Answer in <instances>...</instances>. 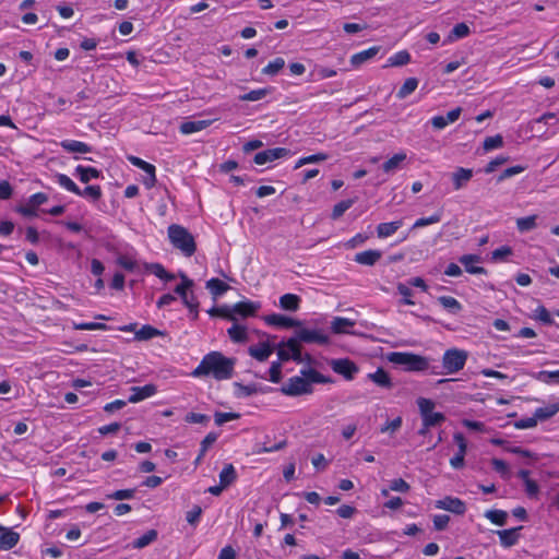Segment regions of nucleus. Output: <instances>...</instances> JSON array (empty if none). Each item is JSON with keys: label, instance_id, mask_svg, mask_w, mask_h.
Masks as SVG:
<instances>
[{"label": "nucleus", "instance_id": "nucleus-1", "mask_svg": "<svg viewBox=\"0 0 559 559\" xmlns=\"http://www.w3.org/2000/svg\"><path fill=\"white\" fill-rule=\"evenodd\" d=\"M235 359L225 357L219 352H211L203 357L191 372L193 377L213 376L216 380L230 379L234 373Z\"/></svg>", "mask_w": 559, "mask_h": 559}, {"label": "nucleus", "instance_id": "nucleus-23", "mask_svg": "<svg viewBox=\"0 0 559 559\" xmlns=\"http://www.w3.org/2000/svg\"><path fill=\"white\" fill-rule=\"evenodd\" d=\"M211 123L212 120L185 121L180 124L179 130L182 134H191L206 129Z\"/></svg>", "mask_w": 559, "mask_h": 559}, {"label": "nucleus", "instance_id": "nucleus-4", "mask_svg": "<svg viewBox=\"0 0 559 559\" xmlns=\"http://www.w3.org/2000/svg\"><path fill=\"white\" fill-rule=\"evenodd\" d=\"M168 238L171 245L186 257H191L197 251V245L192 234L181 225L171 224L168 227Z\"/></svg>", "mask_w": 559, "mask_h": 559}, {"label": "nucleus", "instance_id": "nucleus-28", "mask_svg": "<svg viewBox=\"0 0 559 559\" xmlns=\"http://www.w3.org/2000/svg\"><path fill=\"white\" fill-rule=\"evenodd\" d=\"M405 153H397L389 158L386 162L382 164V169L386 174H393L395 170L400 169L403 162L406 159Z\"/></svg>", "mask_w": 559, "mask_h": 559}, {"label": "nucleus", "instance_id": "nucleus-17", "mask_svg": "<svg viewBox=\"0 0 559 559\" xmlns=\"http://www.w3.org/2000/svg\"><path fill=\"white\" fill-rule=\"evenodd\" d=\"M473 177V170L469 168L457 167L454 173H452V182L454 190H461L465 188L468 181Z\"/></svg>", "mask_w": 559, "mask_h": 559}, {"label": "nucleus", "instance_id": "nucleus-47", "mask_svg": "<svg viewBox=\"0 0 559 559\" xmlns=\"http://www.w3.org/2000/svg\"><path fill=\"white\" fill-rule=\"evenodd\" d=\"M534 378L544 383H559V370H542L534 374Z\"/></svg>", "mask_w": 559, "mask_h": 559}, {"label": "nucleus", "instance_id": "nucleus-12", "mask_svg": "<svg viewBox=\"0 0 559 559\" xmlns=\"http://www.w3.org/2000/svg\"><path fill=\"white\" fill-rule=\"evenodd\" d=\"M259 309L260 304L253 301H240L234 305L233 314L228 316V319L236 320L235 314L240 316L242 318L254 316Z\"/></svg>", "mask_w": 559, "mask_h": 559}, {"label": "nucleus", "instance_id": "nucleus-27", "mask_svg": "<svg viewBox=\"0 0 559 559\" xmlns=\"http://www.w3.org/2000/svg\"><path fill=\"white\" fill-rule=\"evenodd\" d=\"M300 302V297L295 294H285L280 297V307L287 311H297Z\"/></svg>", "mask_w": 559, "mask_h": 559}, {"label": "nucleus", "instance_id": "nucleus-63", "mask_svg": "<svg viewBox=\"0 0 559 559\" xmlns=\"http://www.w3.org/2000/svg\"><path fill=\"white\" fill-rule=\"evenodd\" d=\"M402 417H396L391 421H386L381 428L380 431L382 433L390 432L391 435L395 433L402 426Z\"/></svg>", "mask_w": 559, "mask_h": 559}, {"label": "nucleus", "instance_id": "nucleus-40", "mask_svg": "<svg viewBox=\"0 0 559 559\" xmlns=\"http://www.w3.org/2000/svg\"><path fill=\"white\" fill-rule=\"evenodd\" d=\"M418 86V80L416 78H408L404 84L400 87L396 93L399 99H404L411 95Z\"/></svg>", "mask_w": 559, "mask_h": 559}, {"label": "nucleus", "instance_id": "nucleus-5", "mask_svg": "<svg viewBox=\"0 0 559 559\" xmlns=\"http://www.w3.org/2000/svg\"><path fill=\"white\" fill-rule=\"evenodd\" d=\"M467 360V353L463 349H447L442 357V370L431 366L432 374H453L462 370Z\"/></svg>", "mask_w": 559, "mask_h": 559}, {"label": "nucleus", "instance_id": "nucleus-9", "mask_svg": "<svg viewBox=\"0 0 559 559\" xmlns=\"http://www.w3.org/2000/svg\"><path fill=\"white\" fill-rule=\"evenodd\" d=\"M435 507L440 510H445L452 512L456 515H463L466 512L465 502L455 497H445L443 499L437 500L435 502Z\"/></svg>", "mask_w": 559, "mask_h": 559}, {"label": "nucleus", "instance_id": "nucleus-11", "mask_svg": "<svg viewBox=\"0 0 559 559\" xmlns=\"http://www.w3.org/2000/svg\"><path fill=\"white\" fill-rule=\"evenodd\" d=\"M454 441L459 451H456V454L450 460V464L453 468L460 469L464 466V456L466 454L467 444L463 433L461 432H456L454 435Z\"/></svg>", "mask_w": 559, "mask_h": 559}, {"label": "nucleus", "instance_id": "nucleus-50", "mask_svg": "<svg viewBox=\"0 0 559 559\" xmlns=\"http://www.w3.org/2000/svg\"><path fill=\"white\" fill-rule=\"evenodd\" d=\"M181 283L177 285L174 289L175 294H177L180 298H182L185 295H187V292L190 290L194 283L192 280H190L186 274L181 273Z\"/></svg>", "mask_w": 559, "mask_h": 559}, {"label": "nucleus", "instance_id": "nucleus-19", "mask_svg": "<svg viewBox=\"0 0 559 559\" xmlns=\"http://www.w3.org/2000/svg\"><path fill=\"white\" fill-rule=\"evenodd\" d=\"M480 260L481 258L477 254H464L459 259L460 263L465 266L466 272L471 274H486L485 267L473 265V263H478Z\"/></svg>", "mask_w": 559, "mask_h": 559}, {"label": "nucleus", "instance_id": "nucleus-59", "mask_svg": "<svg viewBox=\"0 0 559 559\" xmlns=\"http://www.w3.org/2000/svg\"><path fill=\"white\" fill-rule=\"evenodd\" d=\"M469 33H471V29H469L468 25H466L465 23H457L456 25H454V27L452 28V31L450 33V39L463 38V37H466Z\"/></svg>", "mask_w": 559, "mask_h": 559}, {"label": "nucleus", "instance_id": "nucleus-49", "mask_svg": "<svg viewBox=\"0 0 559 559\" xmlns=\"http://www.w3.org/2000/svg\"><path fill=\"white\" fill-rule=\"evenodd\" d=\"M536 215L521 217L516 219V227L521 233L530 231L536 227Z\"/></svg>", "mask_w": 559, "mask_h": 559}, {"label": "nucleus", "instance_id": "nucleus-43", "mask_svg": "<svg viewBox=\"0 0 559 559\" xmlns=\"http://www.w3.org/2000/svg\"><path fill=\"white\" fill-rule=\"evenodd\" d=\"M183 305L190 310V312L193 314L192 316V319H197L198 318V307H199V301L195 297V295L193 294V292L188 290L187 292V295H185L182 298H181Z\"/></svg>", "mask_w": 559, "mask_h": 559}, {"label": "nucleus", "instance_id": "nucleus-58", "mask_svg": "<svg viewBox=\"0 0 559 559\" xmlns=\"http://www.w3.org/2000/svg\"><path fill=\"white\" fill-rule=\"evenodd\" d=\"M534 319L539 320L546 325H551L554 323V320L549 311L544 306H539L536 308Z\"/></svg>", "mask_w": 559, "mask_h": 559}, {"label": "nucleus", "instance_id": "nucleus-53", "mask_svg": "<svg viewBox=\"0 0 559 559\" xmlns=\"http://www.w3.org/2000/svg\"><path fill=\"white\" fill-rule=\"evenodd\" d=\"M234 385L236 388L235 395L237 397H248L258 393L257 385H245L239 382H235Z\"/></svg>", "mask_w": 559, "mask_h": 559}, {"label": "nucleus", "instance_id": "nucleus-15", "mask_svg": "<svg viewBox=\"0 0 559 559\" xmlns=\"http://www.w3.org/2000/svg\"><path fill=\"white\" fill-rule=\"evenodd\" d=\"M263 319H264L265 323H267L269 325H274V326L294 328V326L301 325V322L299 320H295L293 318H289V317H286L283 314H277V313H272V314L265 316Z\"/></svg>", "mask_w": 559, "mask_h": 559}, {"label": "nucleus", "instance_id": "nucleus-61", "mask_svg": "<svg viewBox=\"0 0 559 559\" xmlns=\"http://www.w3.org/2000/svg\"><path fill=\"white\" fill-rule=\"evenodd\" d=\"M135 491L136 490L134 488H131V489H119V490H116L112 493L108 495L107 498L108 499H114V500L132 499L134 497Z\"/></svg>", "mask_w": 559, "mask_h": 559}, {"label": "nucleus", "instance_id": "nucleus-13", "mask_svg": "<svg viewBox=\"0 0 559 559\" xmlns=\"http://www.w3.org/2000/svg\"><path fill=\"white\" fill-rule=\"evenodd\" d=\"M131 395L128 399L129 403H138L147 397L153 396L157 392V388L154 384H145L144 386H132L130 389Z\"/></svg>", "mask_w": 559, "mask_h": 559}, {"label": "nucleus", "instance_id": "nucleus-54", "mask_svg": "<svg viewBox=\"0 0 559 559\" xmlns=\"http://www.w3.org/2000/svg\"><path fill=\"white\" fill-rule=\"evenodd\" d=\"M417 405H418L421 418L425 417L426 415L433 413V408L436 406L433 401L426 399V397H419L417 400Z\"/></svg>", "mask_w": 559, "mask_h": 559}, {"label": "nucleus", "instance_id": "nucleus-16", "mask_svg": "<svg viewBox=\"0 0 559 559\" xmlns=\"http://www.w3.org/2000/svg\"><path fill=\"white\" fill-rule=\"evenodd\" d=\"M382 258V251L369 249L355 254L354 261L366 266H373Z\"/></svg>", "mask_w": 559, "mask_h": 559}, {"label": "nucleus", "instance_id": "nucleus-51", "mask_svg": "<svg viewBox=\"0 0 559 559\" xmlns=\"http://www.w3.org/2000/svg\"><path fill=\"white\" fill-rule=\"evenodd\" d=\"M326 159H328V155L325 153H317V154H313V155L301 157L296 163L295 169H298L301 166L307 165V164H316V163L324 162Z\"/></svg>", "mask_w": 559, "mask_h": 559}, {"label": "nucleus", "instance_id": "nucleus-8", "mask_svg": "<svg viewBox=\"0 0 559 559\" xmlns=\"http://www.w3.org/2000/svg\"><path fill=\"white\" fill-rule=\"evenodd\" d=\"M288 155H290V151L285 147L267 148L265 151L257 153L253 157V162L257 165H264L266 163H271L275 159H280Z\"/></svg>", "mask_w": 559, "mask_h": 559}, {"label": "nucleus", "instance_id": "nucleus-60", "mask_svg": "<svg viewBox=\"0 0 559 559\" xmlns=\"http://www.w3.org/2000/svg\"><path fill=\"white\" fill-rule=\"evenodd\" d=\"M525 170V167L524 166H521V165H516V166H512V167H509L507 169H504L498 177H497V182H501L508 178H511L515 175H519L521 173H523Z\"/></svg>", "mask_w": 559, "mask_h": 559}, {"label": "nucleus", "instance_id": "nucleus-36", "mask_svg": "<svg viewBox=\"0 0 559 559\" xmlns=\"http://www.w3.org/2000/svg\"><path fill=\"white\" fill-rule=\"evenodd\" d=\"M354 325H355V321L347 319V318H342V317H335L333 319V321L331 322V329H332L333 333H335V334L346 333L347 332L346 329L352 328Z\"/></svg>", "mask_w": 559, "mask_h": 559}, {"label": "nucleus", "instance_id": "nucleus-33", "mask_svg": "<svg viewBox=\"0 0 559 559\" xmlns=\"http://www.w3.org/2000/svg\"><path fill=\"white\" fill-rule=\"evenodd\" d=\"M227 333L235 343H245L248 340L247 329L243 325L233 324Z\"/></svg>", "mask_w": 559, "mask_h": 559}, {"label": "nucleus", "instance_id": "nucleus-18", "mask_svg": "<svg viewBox=\"0 0 559 559\" xmlns=\"http://www.w3.org/2000/svg\"><path fill=\"white\" fill-rule=\"evenodd\" d=\"M367 378L382 389L390 390L393 388L392 379L383 368H378L374 372L368 373Z\"/></svg>", "mask_w": 559, "mask_h": 559}, {"label": "nucleus", "instance_id": "nucleus-25", "mask_svg": "<svg viewBox=\"0 0 559 559\" xmlns=\"http://www.w3.org/2000/svg\"><path fill=\"white\" fill-rule=\"evenodd\" d=\"M403 226V219H397L390 223H381L377 226V235L379 238H386L392 236Z\"/></svg>", "mask_w": 559, "mask_h": 559}, {"label": "nucleus", "instance_id": "nucleus-7", "mask_svg": "<svg viewBox=\"0 0 559 559\" xmlns=\"http://www.w3.org/2000/svg\"><path fill=\"white\" fill-rule=\"evenodd\" d=\"M330 366L334 372L343 376L348 381L353 380L359 371L358 366L348 358L332 359Z\"/></svg>", "mask_w": 559, "mask_h": 559}, {"label": "nucleus", "instance_id": "nucleus-42", "mask_svg": "<svg viewBox=\"0 0 559 559\" xmlns=\"http://www.w3.org/2000/svg\"><path fill=\"white\" fill-rule=\"evenodd\" d=\"M57 182L64 188L66 190L74 193L78 195V193H81V189L76 186V183L67 175L64 174H57L56 175Z\"/></svg>", "mask_w": 559, "mask_h": 559}, {"label": "nucleus", "instance_id": "nucleus-6", "mask_svg": "<svg viewBox=\"0 0 559 559\" xmlns=\"http://www.w3.org/2000/svg\"><path fill=\"white\" fill-rule=\"evenodd\" d=\"M298 343L326 345L330 342L329 335L320 330L299 329L293 336Z\"/></svg>", "mask_w": 559, "mask_h": 559}, {"label": "nucleus", "instance_id": "nucleus-41", "mask_svg": "<svg viewBox=\"0 0 559 559\" xmlns=\"http://www.w3.org/2000/svg\"><path fill=\"white\" fill-rule=\"evenodd\" d=\"M355 199H347L336 203L333 206L331 218L333 221L338 219L348 209H350L355 204Z\"/></svg>", "mask_w": 559, "mask_h": 559}, {"label": "nucleus", "instance_id": "nucleus-14", "mask_svg": "<svg viewBox=\"0 0 559 559\" xmlns=\"http://www.w3.org/2000/svg\"><path fill=\"white\" fill-rule=\"evenodd\" d=\"M523 526H518L509 530L497 531V535L499 536L500 544L504 548H510L518 544L520 539V531Z\"/></svg>", "mask_w": 559, "mask_h": 559}, {"label": "nucleus", "instance_id": "nucleus-55", "mask_svg": "<svg viewBox=\"0 0 559 559\" xmlns=\"http://www.w3.org/2000/svg\"><path fill=\"white\" fill-rule=\"evenodd\" d=\"M78 195L90 198L92 201H98L102 198V189L99 186H87Z\"/></svg>", "mask_w": 559, "mask_h": 559}, {"label": "nucleus", "instance_id": "nucleus-31", "mask_svg": "<svg viewBox=\"0 0 559 559\" xmlns=\"http://www.w3.org/2000/svg\"><path fill=\"white\" fill-rule=\"evenodd\" d=\"M145 269L165 282H171L176 278V275L169 273L165 270V267L159 263H150L145 265Z\"/></svg>", "mask_w": 559, "mask_h": 559}, {"label": "nucleus", "instance_id": "nucleus-48", "mask_svg": "<svg viewBox=\"0 0 559 559\" xmlns=\"http://www.w3.org/2000/svg\"><path fill=\"white\" fill-rule=\"evenodd\" d=\"M421 420L426 427H437L445 421V416L442 413L433 412L423 417Z\"/></svg>", "mask_w": 559, "mask_h": 559}, {"label": "nucleus", "instance_id": "nucleus-57", "mask_svg": "<svg viewBox=\"0 0 559 559\" xmlns=\"http://www.w3.org/2000/svg\"><path fill=\"white\" fill-rule=\"evenodd\" d=\"M503 145V138L500 134L488 136L484 140L483 147L485 151L499 148Z\"/></svg>", "mask_w": 559, "mask_h": 559}, {"label": "nucleus", "instance_id": "nucleus-39", "mask_svg": "<svg viewBox=\"0 0 559 559\" xmlns=\"http://www.w3.org/2000/svg\"><path fill=\"white\" fill-rule=\"evenodd\" d=\"M438 302L448 311L453 314L459 313L462 310V305L451 296H440Z\"/></svg>", "mask_w": 559, "mask_h": 559}, {"label": "nucleus", "instance_id": "nucleus-32", "mask_svg": "<svg viewBox=\"0 0 559 559\" xmlns=\"http://www.w3.org/2000/svg\"><path fill=\"white\" fill-rule=\"evenodd\" d=\"M559 412V402H554L544 407L535 409V416L538 420H547Z\"/></svg>", "mask_w": 559, "mask_h": 559}, {"label": "nucleus", "instance_id": "nucleus-22", "mask_svg": "<svg viewBox=\"0 0 559 559\" xmlns=\"http://www.w3.org/2000/svg\"><path fill=\"white\" fill-rule=\"evenodd\" d=\"M20 540V534L7 528L0 535V550H10L14 548Z\"/></svg>", "mask_w": 559, "mask_h": 559}, {"label": "nucleus", "instance_id": "nucleus-64", "mask_svg": "<svg viewBox=\"0 0 559 559\" xmlns=\"http://www.w3.org/2000/svg\"><path fill=\"white\" fill-rule=\"evenodd\" d=\"M201 514L202 508L200 506H193V508L187 512L186 520L190 525L195 526L200 521Z\"/></svg>", "mask_w": 559, "mask_h": 559}, {"label": "nucleus", "instance_id": "nucleus-35", "mask_svg": "<svg viewBox=\"0 0 559 559\" xmlns=\"http://www.w3.org/2000/svg\"><path fill=\"white\" fill-rule=\"evenodd\" d=\"M158 533L156 530H148L145 534L133 540L132 547L135 549L144 548L151 543L155 542Z\"/></svg>", "mask_w": 559, "mask_h": 559}, {"label": "nucleus", "instance_id": "nucleus-44", "mask_svg": "<svg viewBox=\"0 0 559 559\" xmlns=\"http://www.w3.org/2000/svg\"><path fill=\"white\" fill-rule=\"evenodd\" d=\"M271 92L270 88H259L250 91L246 94L239 96V100L241 102H258L269 95Z\"/></svg>", "mask_w": 559, "mask_h": 559}, {"label": "nucleus", "instance_id": "nucleus-10", "mask_svg": "<svg viewBox=\"0 0 559 559\" xmlns=\"http://www.w3.org/2000/svg\"><path fill=\"white\" fill-rule=\"evenodd\" d=\"M128 160L135 167L142 169L146 175L147 177L144 179V185L146 186V188H153L156 183V175H155V171H156V168L154 165L141 159L140 157H136V156H128Z\"/></svg>", "mask_w": 559, "mask_h": 559}, {"label": "nucleus", "instance_id": "nucleus-21", "mask_svg": "<svg viewBox=\"0 0 559 559\" xmlns=\"http://www.w3.org/2000/svg\"><path fill=\"white\" fill-rule=\"evenodd\" d=\"M380 49H381L380 46H373V47H370L367 50L354 53L350 57V64H352V67H354V68L360 67L361 64H364L365 62L369 61L374 56H377L378 52L380 51Z\"/></svg>", "mask_w": 559, "mask_h": 559}, {"label": "nucleus", "instance_id": "nucleus-24", "mask_svg": "<svg viewBox=\"0 0 559 559\" xmlns=\"http://www.w3.org/2000/svg\"><path fill=\"white\" fill-rule=\"evenodd\" d=\"M60 146L69 153L85 154L92 152V147L88 144L75 140H64L60 143Z\"/></svg>", "mask_w": 559, "mask_h": 559}, {"label": "nucleus", "instance_id": "nucleus-26", "mask_svg": "<svg viewBox=\"0 0 559 559\" xmlns=\"http://www.w3.org/2000/svg\"><path fill=\"white\" fill-rule=\"evenodd\" d=\"M75 175L79 176V179L83 183L90 182L92 179L99 178L102 173L94 167H85L82 165L76 166Z\"/></svg>", "mask_w": 559, "mask_h": 559}, {"label": "nucleus", "instance_id": "nucleus-29", "mask_svg": "<svg viewBox=\"0 0 559 559\" xmlns=\"http://www.w3.org/2000/svg\"><path fill=\"white\" fill-rule=\"evenodd\" d=\"M206 288L211 292L214 298L222 296L230 286L219 278L213 277L206 282Z\"/></svg>", "mask_w": 559, "mask_h": 559}, {"label": "nucleus", "instance_id": "nucleus-37", "mask_svg": "<svg viewBox=\"0 0 559 559\" xmlns=\"http://www.w3.org/2000/svg\"><path fill=\"white\" fill-rule=\"evenodd\" d=\"M485 518L488 519L491 523L503 526L507 524L508 512L503 510H487L485 512Z\"/></svg>", "mask_w": 559, "mask_h": 559}, {"label": "nucleus", "instance_id": "nucleus-34", "mask_svg": "<svg viewBox=\"0 0 559 559\" xmlns=\"http://www.w3.org/2000/svg\"><path fill=\"white\" fill-rule=\"evenodd\" d=\"M411 61V55L407 50H401L391 56L388 59V63L384 66V68L388 67H402Z\"/></svg>", "mask_w": 559, "mask_h": 559}, {"label": "nucleus", "instance_id": "nucleus-3", "mask_svg": "<svg viewBox=\"0 0 559 559\" xmlns=\"http://www.w3.org/2000/svg\"><path fill=\"white\" fill-rule=\"evenodd\" d=\"M386 358L390 362L402 366L403 370L407 372L431 371L430 362L433 360L408 352H392L388 354Z\"/></svg>", "mask_w": 559, "mask_h": 559}, {"label": "nucleus", "instance_id": "nucleus-30", "mask_svg": "<svg viewBox=\"0 0 559 559\" xmlns=\"http://www.w3.org/2000/svg\"><path fill=\"white\" fill-rule=\"evenodd\" d=\"M237 479V472L233 464H226L219 473V483L222 487H228Z\"/></svg>", "mask_w": 559, "mask_h": 559}, {"label": "nucleus", "instance_id": "nucleus-46", "mask_svg": "<svg viewBox=\"0 0 559 559\" xmlns=\"http://www.w3.org/2000/svg\"><path fill=\"white\" fill-rule=\"evenodd\" d=\"M285 66V60L282 57H277L270 61L267 66L262 69V73L265 75H276Z\"/></svg>", "mask_w": 559, "mask_h": 559}, {"label": "nucleus", "instance_id": "nucleus-56", "mask_svg": "<svg viewBox=\"0 0 559 559\" xmlns=\"http://www.w3.org/2000/svg\"><path fill=\"white\" fill-rule=\"evenodd\" d=\"M492 468L501 475L502 478L508 479L510 477V469L508 464L500 459H492L491 460Z\"/></svg>", "mask_w": 559, "mask_h": 559}, {"label": "nucleus", "instance_id": "nucleus-52", "mask_svg": "<svg viewBox=\"0 0 559 559\" xmlns=\"http://www.w3.org/2000/svg\"><path fill=\"white\" fill-rule=\"evenodd\" d=\"M442 218V211H438L436 212L435 214H432L431 216L429 217H421V218H418L414 225H413V229H416V228H420V227H425L427 225H431V224H436V223H439Z\"/></svg>", "mask_w": 559, "mask_h": 559}, {"label": "nucleus", "instance_id": "nucleus-62", "mask_svg": "<svg viewBox=\"0 0 559 559\" xmlns=\"http://www.w3.org/2000/svg\"><path fill=\"white\" fill-rule=\"evenodd\" d=\"M397 292L401 294L404 298L400 301L402 305H414V301L409 298L413 295V290L409 288L408 285L399 283Z\"/></svg>", "mask_w": 559, "mask_h": 559}, {"label": "nucleus", "instance_id": "nucleus-20", "mask_svg": "<svg viewBox=\"0 0 559 559\" xmlns=\"http://www.w3.org/2000/svg\"><path fill=\"white\" fill-rule=\"evenodd\" d=\"M274 347L267 342H261L258 345L249 347V354L259 361H265L273 353Z\"/></svg>", "mask_w": 559, "mask_h": 559}, {"label": "nucleus", "instance_id": "nucleus-2", "mask_svg": "<svg viewBox=\"0 0 559 559\" xmlns=\"http://www.w3.org/2000/svg\"><path fill=\"white\" fill-rule=\"evenodd\" d=\"M300 377H292L280 389V391L287 396H299L304 394H311L312 383H332L333 380L320 373L313 368L301 369Z\"/></svg>", "mask_w": 559, "mask_h": 559}, {"label": "nucleus", "instance_id": "nucleus-38", "mask_svg": "<svg viewBox=\"0 0 559 559\" xmlns=\"http://www.w3.org/2000/svg\"><path fill=\"white\" fill-rule=\"evenodd\" d=\"M283 345H285L289 349L290 357L295 362L300 364L304 360L301 355L300 343H298L296 340L290 337L285 342L283 341Z\"/></svg>", "mask_w": 559, "mask_h": 559}, {"label": "nucleus", "instance_id": "nucleus-45", "mask_svg": "<svg viewBox=\"0 0 559 559\" xmlns=\"http://www.w3.org/2000/svg\"><path fill=\"white\" fill-rule=\"evenodd\" d=\"M157 335H160V331L153 328L152 325H143L139 331L135 332L134 338L136 341H146Z\"/></svg>", "mask_w": 559, "mask_h": 559}]
</instances>
